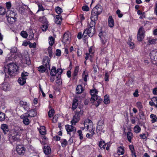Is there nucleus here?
<instances>
[{
  "instance_id": "obj_2",
  "label": "nucleus",
  "mask_w": 157,
  "mask_h": 157,
  "mask_svg": "<svg viewBox=\"0 0 157 157\" xmlns=\"http://www.w3.org/2000/svg\"><path fill=\"white\" fill-rule=\"evenodd\" d=\"M95 23L94 21H91L88 25V28L84 30L83 36L84 37L88 35L89 36L92 37L95 33Z\"/></svg>"
},
{
  "instance_id": "obj_14",
  "label": "nucleus",
  "mask_w": 157,
  "mask_h": 157,
  "mask_svg": "<svg viewBox=\"0 0 157 157\" xmlns=\"http://www.w3.org/2000/svg\"><path fill=\"white\" fill-rule=\"evenodd\" d=\"M66 129L68 134L71 135V132H75L76 131L75 128L71 125H67L65 126Z\"/></svg>"
},
{
  "instance_id": "obj_17",
  "label": "nucleus",
  "mask_w": 157,
  "mask_h": 157,
  "mask_svg": "<svg viewBox=\"0 0 157 157\" xmlns=\"http://www.w3.org/2000/svg\"><path fill=\"white\" fill-rule=\"evenodd\" d=\"M102 100V99L99 97H97L96 98H95V100H91V102H93L94 104L96 107H98L99 105Z\"/></svg>"
},
{
  "instance_id": "obj_12",
  "label": "nucleus",
  "mask_w": 157,
  "mask_h": 157,
  "mask_svg": "<svg viewBox=\"0 0 157 157\" xmlns=\"http://www.w3.org/2000/svg\"><path fill=\"white\" fill-rule=\"evenodd\" d=\"M0 87L5 91H9L10 88L9 84L8 82H4L0 85Z\"/></svg>"
},
{
  "instance_id": "obj_34",
  "label": "nucleus",
  "mask_w": 157,
  "mask_h": 157,
  "mask_svg": "<svg viewBox=\"0 0 157 157\" xmlns=\"http://www.w3.org/2000/svg\"><path fill=\"white\" fill-rule=\"evenodd\" d=\"M83 91V89L81 85L78 86L76 88V92L77 94H80Z\"/></svg>"
},
{
  "instance_id": "obj_60",
  "label": "nucleus",
  "mask_w": 157,
  "mask_h": 157,
  "mask_svg": "<svg viewBox=\"0 0 157 157\" xmlns=\"http://www.w3.org/2000/svg\"><path fill=\"white\" fill-rule=\"evenodd\" d=\"M94 10L97 9L98 10V9L102 10V6L98 4L96 5L94 8Z\"/></svg>"
},
{
  "instance_id": "obj_21",
  "label": "nucleus",
  "mask_w": 157,
  "mask_h": 157,
  "mask_svg": "<svg viewBox=\"0 0 157 157\" xmlns=\"http://www.w3.org/2000/svg\"><path fill=\"white\" fill-rule=\"evenodd\" d=\"M26 114H25L21 115V117L23 119V122L24 124L25 125H28L29 124L30 121L28 118L26 117Z\"/></svg>"
},
{
  "instance_id": "obj_49",
  "label": "nucleus",
  "mask_w": 157,
  "mask_h": 157,
  "mask_svg": "<svg viewBox=\"0 0 157 157\" xmlns=\"http://www.w3.org/2000/svg\"><path fill=\"white\" fill-rule=\"evenodd\" d=\"M79 71V67L78 66H76L75 67V70L73 73V75L74 76H75L78 75V72Z\"/></svg>"
},
{
  "instance_id": "obj_51",
  "label": "nucleus",
  "mask_w": 157,
  "mask_h": 157,
  "mask_svg": "<svg viewBox=\"0 0 157 157\" xmlns=\"http://www.w3.org/2000/svg\"><path fill=\"white\" fill-rule=\"evenodd\" d=\"M79 120L77 118H73V119L71 122V123L72 125H75L76 123L78 122Z\"/></svg>"
},
{
  "instance_id": "obj_37",
  "label": "nucleus",
  "mask_w": 157,
  "mask_h": 157,
  "mask_svg": "<svg viewBox=\"0 0 157 157\" xmlns=\"http://www.w3.org/2000/svg\"><path fill=\"white\" fill-rule=\"evenodd\" d=\"M133 136L132 133L130 132H128L127 133V137L128 141L131 142V140Z\"/></svg>"
},
{
  "instance_id": "obj_56",
  "label": "nucleus",
  "mask_w": 157,
  "mask_h": 157,
  "mask_svg": "<svg viewBox=\"0 0 157 157\" xmlns=\"http://www.w3.org/2000/svg\"><path fill=\"white\" fill-rule=\"evenodd\" d=\"M77 133L78 134V135L79 136V139L81 140H82L83 139V134H82V132L81 130H78L77 131Z\"/></svg>"
},
{
  "instance_id": "obj_36",
  "label": "nucleus",
  "mask_w": 157,
  "mask_h": 157,
  "mask_svg": "<svg viewBox=\"0 0 157 157\" xmlns=\"http://www.w3.org/2000/svg\"><path fill=\"white\" fill-rule=\"evenodd\" d=\"M110 100L109 96L105 95L104 97V102L105 104H107L110 103Z\"/></svg>"
},
{
  "instance_id": "obj_29",
  "label": "nucleus",
  "mask_w": 157,
  "mask_h": 157,
  "mask_svg": "<svg viewBox=\"0 0 157 157\" xmlns=\"http://www.w3.org/2000/svg\"><path fill=\"white\" fill-rule=\"evenodd\" d=\"M82 77L84 81L85 82H86L88 78V74L87 71H84L82 74Z\"/></svg>"
},
{
  "instance_id": "obj_52",
  "label": "nucleus",
  "mask_w": 157,
  "mask_h": 157,
  "mask_svg": "<svg viewBox=\"0 0 157 157\" xmlns=\"http://www.w3.org/2000/svg\"><path fill=\"white\" fill-rule=\"evenodd\" d=\"M54 112V110L53 109H51L48 112V115L49 117H52L53 116Z\"/></svg>"
},
{
  "instance_id": "obj_13",
  "label": "nucleus",
  "mask_w": 157,
  "mask_h": 157,
  "mask_svg": "<svg viewBox=\"0 0 157 157\" xmlns=\"http://www.w3.org/2000/svg\"><path fill=\"white\" fill-rule=\"evenodd\" d=\"M43 63L46 68H50V59L48 56H46L43 59Z\"/></svg>"
},
{
  "instance_id": "obj_41",
  "label": "nucleus",
  "mask_w": 157,
  "mask_h": 157,
  "mask_svg": "<svg viewBox=\"0 0 157 157\" xmlns=\"http://www.w3.org/2000/svg\"><path fill=\"white\" fill-rule=\"evenodd\" d=\"M133 129L134 132L136 133H139L141 131V128L138 125H136L134 127Z\"/></svg>"
},
{
  "instance_id": "obj_25",
  "label": "nucleus",
  "mask_w": 157,
  "mask_h": 157,
  "mask_svg": "<svg viewBox=\"0 0 157 157\" xmlns=\"http://www.w3.org/2000/svg\"><path fill=\"white\" fill-rule=\"evenodd\" d=\"M83 114V111L81 110L78 112H76L74 115L73 116V117L75 118H77L78 120H80V117Z\"/></svg>"
},
{
  "instance_id": "obj_33",
  "label": "nucleus",
  "mask_w": 157,
  "mask_h": 157,
  "mask_svg": "<svg viewBox=\"0 0 157 157\" xmlns=\"http://www.w3.org/2000/svg\"><path fill=\"white\" fill-rule=\"evenodd\" d=\"M40 132L41 134L44 135L46 134L45 127L44 126H41L40 128Z\"/></svg>"
},
{
  "instance_id": "obj_35",
  "label": "nucleus",
  "mask_w": 157,
  "mask_h": 157,
  "mask_svg": "<svg viewBox=\"0 0 157 157\" xmlns=\"http://www.w3.org/2000/svg\"><path fill=\"white\" fill-rule=\"evenodd\" d=\"M8 23L10 24L13 23L15 21L16 17H6Z\"/></svg>"
},
{
  "instance_id": "obj_28",
  "label": "nucleus",
  "mask_w": 157,
  "mask_h": 157,
  "mask_svg": "<svg viewBox=\"0 0 157 157\" xmlns=\"http://www.w3.org/2000/svg\"><path fill=\"white\" fill-rule=\"evenodd\" d=\"M36 115V113L35 109H32L28 113L26 116H28L30 117H34Z\"/></svg>"
},
{
  "instance_id": "obj_7",
  "label": "nucleus",
  "mask_w": 157,
  "mask_h": 157,
  "mask_svg": "<svg viewBox=\"0 0 157 157\" xmlns=\"http://www.w3.org/2000/svg\"><path fill=\"white\" fill-rule=\"evenodd\" d=\"M104 127V121L102 120L99 121L98 123V125L97 127V133L100 134L101 132L103 133L104 132V130H103Z\"/></svg>"
},
{
  "instance_id": "obj_3",
  "label": "nucleus",
  "mask_w": 157,
  "mask_h": 157,
  "mask_svg": "<svg viewBox=\"0 0 157 157\" xmlns=\"http://www.w3.org/2000/svg\"><path fill=\"white\" fill-rule=\"evenodd\" d=\"M85 126L87 125L86 126L87 130L92 135L95 134L94 131L95 130V128L94 126L92 121L89 119H86L85 120L84 123Z\"/></svg>"
},
{
  "instance_id": "obj_39",
  "label": "nucleus",
  "mask_w": 157,
  "mask_h": 157,
  "mask_svg": "<svg viewBox=\"0 0 157 157\" xmlns=\"http://www.w3.org/2000/svg\"><path fill=\"white\" fill-rule=\"evenodd\" d=\"M60 142L61 145L63 147H65L67 144V141L65 139H61Z\"/></svg>"
},
{
  "instance_id": "obj_53",
  "label": "nucleus",
  "mask_w": 157,
  "mask_h": 157,
  "mask_svg": "<svg viewBox=\"0 0 157 157\" xmlns=\"http://www.w3.org/2000/svg\"><path fill=\"white\" fill-rule=\"evenodd\" d=\"M21 36L24 38H26L28 36L27 33L25 31H22L20 33Z\"/></svg>"
},
{
  "instance_id": "obj_45",
  "label": "nucleus",
  "mask_w": 157,
  "mask_h": 157,
  "mask_svg": "<svg viewBox=\"0 0 157 157\" xmlns=\"http://www.w3.org/2000/svg\"><path fill=\"white\" fill-rule=\"evenodd\" d=\"M105 144L104 141H101L99 142V146L101 148L105 149Z\"/></svg>"
},
{
  "instance_id": "obj_62",
  "label": "nucleus",
  "mask_w": 157,
  "mask_h": 157,
  "mask_svg": "<svg viewBox=\"0 0 157 157\" xmlns=\"http://www.w3.org/2000/svg\"><path fill=\"white\" fill-rule=\"evenodd\" d=\"M128 44L131 48L132 49L134 48V44L133 42H129L128 43Z\"/></svg>"
},
{
  "instance_id": "obj_54",
  "label": "nucleus",
  "mask_w": 157,
  "mask_h": 157,
  "mask_svg": "<svg viewBox=\"0 0 157 157\" xmlns=\"http://www.w3.org/2000/svg\"><path fill=\"white\" fill-rule=\"evenodd\" d=\"M151 101L154 102L155 104V107L157 108V96L153 97L151 99Z\"/></svg>"
},
{
  "instance_id": "obj_50",
  "label": "nucleus",
  "mask_w": 157,
  "mask_h": 157,
  "mask_svg": "<svg viewBox=\"0 0 157 157\" xmlns=\"http://www.w3.org/2000/svg\"><path fill=\"white\" fill-rule=\"evenodd\" d=\"M79 120L77 118H73V119L71 122V123L72 125H75L76 123L78 122Z\"/></svg>"
},
{
  "instance_id": "obj_30",
  "label": "nucleus",
  "mask_w": 157,
  "mask_h": 157,
  "mask_svg": "<svg viewBox=\"0 0 157 157\" xmlns=\"http://www.w3.org/2000/svg\"><path fill=\"white\" fill-rule=\"evenodd\" d=\"M57 73V70L55 67H52L51 70L50 75L52 76H55Z\"/></svg>"
},
{
  "instance_id": "obj_48",
  "label": "nucleus",
  "mask_w": 157,
  "mask_h": 157,
  "mask_svg": "<svg viewBox=\"0 0 157 157\" xmlns=\"http://www.w3.org/2000/svg\"><path fill=\"white\" fill-rule=\"evenodd\" d=\"M40 21H41L43 24L48 23V21L46 18L44 17H42L40 18Z\"/></svg>"
},
{
  "instance_id": "obj_26",
  "label": "nucleus",
  "mask_w": 157,
  "mask_h": 157,
  "mask_svg": "<svg viewBox=\"0 0 157 157\" xmlns=\"http://www.w3.org/2000/svg\"><path fill=\"white\" fill-rule=\"evenodd\" d=\"M117 153L118 155H122L124 153V147L123 146H120L117 148Z\"/></svg>"
},
{
  "instance_id": "obj_8",
  "label": "nucleus",
  "mask_w": 157,
  "mask_h": 157,
  "mask_svg": "<svg viewBox=\"0 0 157 157\" xmlns=\"http://www.w3.org/2000/svg\"><path fill=\"white\" fill-rule=\"evenodd\" d=\"M144 30L142 27H140L138 30L137 35V38L138 41H141L144 38Z\"/></svg>"
},
{
  "instance_id": "obj_42",
  "label": "nucleus",
  "mask_w": 157,
  "mask_h": 157,
  "mask_svg": "<svg viewBox=\"0 0 157 157\" xmlns=\"http://www.w3.org/2000/svg\"><path fill=\"white\" fill-rule=\"evenodd\" d=\"M136 106L140 110H141L143 108L142 103L140 101L136 103Z\"/></svg>"
},
{
  "instance_id": "obj_64",
  "label": "nucleus",
  "mask_w": 157,
  "mask_h": 157,
  "mask_svg": "<svg viewBox=\"0 0 157 157\" xmlns=\"http://www.w3.org/2000/svg\"><path fill=\"white\" fill-rule=\"evenodd\" d=\"M105 80L108 81L109 80V75L107 72H106L105 74Z\"/></svg>"
},
{
  "instance_id": "obj_31",
  "label": "nucleus",
  "mask_w": 157,
  "mask_h": 157,
  "mask_svg": "<svg viewBox=\"0 0 157 157\" xmlns=\"http://www.w3.org/2000/svg\"><path fill=\"white\" fill-rule=\"evenodd\" d=\"M44 152L45 154L48 155L51 152V150L49 147L45 146L44 148Z\"/></svg>"
},
{
  "instance_id": "obj_57",
  "label": "nucleus",
  "mask_w": 157,
  "mask_h": 157,
  "mask_svg": "<svg viewBox=\"0 0 157 157\" xmlns=\"http://www.w3.org/2000/svg\"><path fill=\"white\" fill-rule=\"evenodd\" d=\"M34 37V34L33 32L32 31L31 29H30V33H29V40L32 39Z\"/></svg>"
},
{
  "instance_id": "obj_59",
  "label": "nucleus",
  "mask_w": 157,
  "mask_h": 157,
  "mask_svg": "<svg viewBox=\"0 0 157 157\" xmlns=\"http://www.w3.org/2000/svg\"><path fill=\"white\" fill-rule=\"evenodd\" d=\"M20 10H27L28 9V7L26 5L21 6L19 8Z\"/></svg>"
},
{
  "instance_id": "obj_46",
  "label": "nucleus",
  "mask_w": 157,
  "mask_h": 157,
  "mask_svg": "<svg viewBox=\"0 0 157 157\" xmlns=\"http://www.w3.org/2000/svg\"><path fill=\"white\" fill-rule=\"evenodd\" d=\"M137 13L140 16V18H142L145 17V13L142 12V10H138Z\"/></svg>"
},
{
  "instance_id": "obj_23",
  "label": "nucleus",
  "mask_w": 157,
  "mask_h": 157,
  "mask_svg": "<svg viewBox=\"0 0 157 157\" xmlns=\"http://www.w3.org/2000/svg\"><path fill=\"white\" fill-rule=\"evenodd\" d=\"M94 53V51L93 49L92 48L90 47L89 49V53H86V56L85 57V59L86 60H87L90 57H92V55Z\"/></svg>"
},
{
  "instance_id": "obj_18",
  "label": "nucleus",
  "mask_w": 157,
  "mask_h": 157,
  "mask_svg": "<svg viewBox=\"0 0 157 157\" xmlns=\"http://www.w3.org/2000/svg\"><path fill=\"white\" fill-rule=\"evenodd\" d=\"M5 13H6V17H16L15 16L16 15V13L15 11L6 10V12H5Z\"/></svg>"
},
{
  "instance_id": "obj_4",
  "label": "nucleus",
  "mask_w": 157,
  "mask_h": 157,
  "mask_svg": "<svg viewBox=\"0 0 157 157\" xmlns=\"http://www.w3.org/2000/svg\"><path fill=\"white\" fill-rule=\"evenodd\" d=\"M13 133L9 137V140L11 143L13 142H19L20 140V135L18 133V131L16 129L12 131Z\"/></svg>"
},
{
  "instance_id": "obj_40",
  "label": "nucleus",
  "mask_w": 157,
  "mask_h": 157,
  "mask_svg": "<svg viewBox=\"0 0 157 157\" xmlns=\"http://www.w3.org/2000/svg\"><path fill=\"white\" fill-rule=\"evenodd\" d=\"M47 51L49 54V57L51 58L52 56V48L51 46L49 47L47 49Z\"/></svg>"
},
{
  "instance_id": "obj_15",
  "label": "nucleus",
  "mask_w": 157,
  "mask_h": 157,
  "mask_svg": "<svg viewBox=\"0 0 157 157\" xmlns=\"http://www.w3.org/2000/svg\"><path fill=\"white\" fill-rule=\"evenodd\" d=\"M20 105L27 111H28L29 109V104L26 101H21L20 102Z\"/></svg>"
},
{
  "instance_id": "obj_63",
  "label": "nucleus",
  "mask_w": 157,
  "mask_h": 157,
  "mask_svg": "<svg viewBox=\"0 0 157 157\" xmlns=\"http://www.w3.org/2000/svg\"><path fill=\"white\" fill-rule=\"evenodd\" d=\"M6 6L7 8L8 9H9L11 7V4L10 2H8L6 3Z\"/></svg>"
},
{
  "instance_id": "obj_55",
  "label": "nucleus",
  "mask_w": 157,
  "mask_h": 157,
  "mask_svg": "<svg viewBox=\"0 0 157 157\" xmlns=\"http://www.w3.org/2000/svg\"><path fill=\"white\" fill-rule=\"evenodd\" d=\"M5 115L4 113H0V121H3L5 119Z\"/></svg>"
},
{
  "instance_id": "obj_6",
  "label": "nucleus",
  "mask_w": 157,
  "mask_h": 157,
  "mask_svg": "<svg viewBox=\"0 0 157 157\" xmlns=\"http://www.w3.org/2000/svg\"><path fill=\"white\" fill-rule=\"evenodd\" d=\"M29 73L27 72L23 71L21 74V77L19 78L18 82L21 85H23L26 82L27 77L28 76Z\"/></svg>"
},
{
  "instance_id": "obj_24",
  "label": "nucleus",
  "mask_w": 157,
  "mask_h": 157,
  "mask_svg": "<svg viewBox=\"0 0 157 157\" xmlns=\"http://www.w3.org/2000/svg\"><path fill=\"white\" fill-rule=\"evenodd\" d=\"M1 128L5 134L7 133L9 130L8 125L6 124H2L1 125Z\"/></svg>"
},
{
  "instance_id": "obj_20",
  "label": "nucleus",
  "mask_w": 157,
  "mask_h": 157,
  "mask_svg": "<svg viewBox=\"0 0 157 157\" xmlns=\"http://www.w3.org/2000/svg\"><path fill=\"white\" fill-rule=\"evenodd\" d=\"M108 25L109 27L113 28L114 25V21L111 16H110L108 19Z\"/></svg>"
},
{
  "instance_id": "obj_10",
  "label": "nucleus",
  "mask_w": 157,
  "mask_h": 157,
  "mask_svg": "<svg viewBox=\"0 0 157 157\" xmlns=\"http://www.w3.org/2000/svg\"><path fill=\"white\" fill-rule=\"evenodd\" d=\"M71 39V34L69 32L65 33L63 35L62 40L64 43H69Z\"/></svg>"
},
{
  "instance_id": "obj_22",
  "label": "nucleus",
  "mask_w": 157,
  "mask_h": 157,
  "mask_svg": "<svg viewBox=\"0 0 157 157\" xmlns=\"http://www.w3.org/2000/svg\"><path fill=\"white\" fill-rule=\"evenodd\" d=\"M55 21L57 24H60L62 20V17L61 15H56L54 18Z\"/></svg>"
},
{
  "instance_id": "obj_16",
  "label": "nucleus",
  "mask_w": 157,
  "mask_h": 157,
  "mask_svg": "<svg viewBox=\"0 0 157 157\" xmlns=\"http://www.w3.org/2000/svg\"><path fill=\"white\" fill-rule=\"evenodd\" d=\"M150 56L151 59L157 61V50L151 51L150 54Z\"/></svg>"
},
{
  "instance_id": "obj_5",
  "label": "nucleus",
  "mask_w": 157,
  "mask_h": 157,
  "mask_svg": "<svg viewBox=\"0 0 157 157\" xmlns=\"http://www.w3.org/2000/svg\"><path fill=\"white\" fill-rule=\"evenodd\" d=\"M101 42L103 45V47H106L105 44L108 43V37L107 33L104 32H101L99 34Z\"/></svg>"
},
{
  "instance_id": "obj_58",
  "label": "nucleus",
  "mask_w": 157,
  "mask_h": 157,
  "mask_svg": "<svg viewBox=\"0 0 157 157\" xmlns=\"http://www.w3.org/2000/svg\"><path fill=\"white\" fill-rule=\"evenodd\" d=\"M116 13L118 15V17L120 18L122 17L123 14L121 12L120 10H117Z\"/></svg>"
},
{
  "instance_id": "obj_1",
  "label": "nucleus",
  "mask_w": 157,
  "mask_h": 157,
  "mask_svg": "<svg viewBox=\"0 0 157 157\" xmlns=\"http://www.w3.org/2000/svg\"><path fill=\"white\" fill-rule=\"evenodd\" d=\"M17 69V65L13 63H11L5 65L4 68V72L6 75H13Z\"/></svg>"
},
{
  "instance_id": "obj_43",
  "label": "nucleus",
  "mask_w": 157,
  "mask_h": 157,
  "mask_svg": "<svg viewBox=\"0 0 157 157\" xmlns=\"http://www.w3.org/2000/svg\"><path fill=\"white\" fill-rule=\"evenodd\" d=\"M54 39L52 36L49 37L48 38V42L49 45L52 46L54 43Z\"/></svg>"
},
{
  "instance_id": "obj_9",
  "label": "nucleus",
  "mask_w": 157,
  "mask_h": 157,
  "mask_svg": "<svg viewBox=\"0 0 157 157\" xmlns=\"http://www.w3.org/2000/svg\"><path fill=\"white\" fill-rule=\"evenodd\" d=\"M101 10H92L90 19L91 21H94L98 19V15L101 13Z\"/></svg>"
},
{
  "instance_id": "obj_61",
  "label": "nucleus",
  "mask_w": 157,
  "mask_h": 157,
  "mask_svg": "<svg viewBox=\"0 0 157 157\" xmlns=\"http://www.w3.org/2000/svg\"><path fill=\"white\" fill-rule=\"evenodd\" d=\"M61 51L59 49H57L56 51V55L57 56H59L61 55Z\"/></svg>"
},
{
  "instance_id": "obj_11",
  "label": "nucleus",
  "mask_w": 157,
  "mask_h": 157,
  "mask_svg": "<svg viewBox=\"0 0 157 157\" xmlns=\"http://www.w3.org/2000/svg\"><path fill=\"white\" fill-rule=\"evenodd\" d=\"M16 150L18 154L23 155L25 152V148L22 145H17Z\"/></svg>"
},
{
  "instance_id": "obj_32",
  "label": "nucleus",
  "mask_w": 157,
  "mask_h": 157,
  "mask_svg": "<svg viewBox=\"0 0 157 157\" xmlns=\"http://www.w3.org/2000/svg\"><path fill=\"white\" fill-rule=\"evenodd\" d=\"M150 117L151 119V121L152 123L157 121V117L156 115L151 114L150 115Z\"/></svg>"
},
{
  "instance_id": "obj_38",
  "label": "nucleus",
  "mask_w": 157,
  "mask_h": 157,
  "mask_svg": "<svg viewBox=\"0 0 157 157\" xmlns=\"http://www.w3.org/2000/svg\"><path fill=\"white\" fill-rule=\"evenodd\" d=\"M157 40L156 39H152L149 40H148L147 45H149L150 44H154L156 42Z\"/></svg>"
},
{
  "instance_id": "obj_44",
  "label": "nucleus",
  "mask_w": 157,
  "mask_h": 157,
  "mask_svg": "<svg viewBox=\"0 0 157 157\" xmlns=\"http://www.w3.org/2000/svg\"><path fill=\"white\" fill-rule=\"evenodd\" d=\"M38 70L41 72H44L46 71V68L43 66H41L38 67Z\"/></svg>"
},
{
  "instance_id": "obj_19",
  "label": "nucleus",
  "mask_w": 157,
  "mask_h": 157,
  "mask_svg": "<svg viewBox=\"0 0 157 157\" xmlns=\"http://www.w3.org/2000/svg\"><path fill=\"white\" fill-rule=\"evenodd\" d=\"M90 93L92 96L91 100H95V98L98 97L97 94L98 93V91L96 89H94L90 90Z\"/></svg>"
},
{
  "instance_id": "obj_47",
  "label": "nucleus",
  "mask_w": 157,
  "mask_h": 157,
  "mask_svg": "<svg viewBox=\"0 0 157 157\" xmlns=\"http://www.w3.org/2000/svg\"><path fill=\"white\" fill-rule=\"evenodd\" d=\"M48 23H47V24L45 23L43 24L41 27V28L43 31H46L48 29Z\"/></svg>"
},
{
  "instance_id": "obj_27",
  "label": "nucleus",
  "mask_w": 157,
  "mask_h": 157,
  "mask_svg": "<svg viewBox=\"0 0 157 157\" xmlns=\"http://www.w3.org/2000/svg\"><path fill=\"white\" fill-rule=\"evenodd\" d=\"M78 105V101L76 99H74L72 104V109L75 110L77 108Z\"/></svg>"
}]
</instances>
